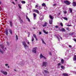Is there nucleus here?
Listing matches in <instances>:
<instances>
[{
  "instance_id": "f257e3e1",
  "label": "nucleus",
  "mask_w": 76,
  "mask_h": 76,
  "mask_svg": "<svg viewBox=\"0 0 76 76\" xmlns=\"http://www.w3.org/2000/svg\"><path fill=\"white\" fill-rule=\"evenodd\" d=\"M23 45H24V47H25L26 49H28V46L26 44V43L25 42H22Z\"/></svg>"
},
{
  "instance_id": "f03ea898",
  "label": "nucleus",
  "mask_w": 76,
  "mask_h": 76,
  "mask_svg": "<svg viewBox=\"0 0 76 76\" xmlns=\"http://www.w3.org/2000/svg\"><path fill=\"white\" fill-rule=\"evenodd\" d=\"M37 48L36 47L34 48H33L32 50V52L33 53H36L37 52Z\"/></svg>"
},
{
  "instance_id": "7ed1b4c3",
  "label": "nucleus",
  "mask_w": 76,
  "mask_h": 76,
  "mask_svg": "<svg viewBox=\"0 0 76 76\" xmlns=\"http://www.w3.org/2000/svg\"><path fill=\"white\" fill-rule=\"evenodd\" d=\"M47 62H43V64L42 65V67H46V66H47Z\"/></svg>"
},
{
  "instance_id": "20e7f679",
  "label": "nucleus",
  "mask_w": 76,
  "mask_h": 76,
  "mask_svg": "<svg viewBox=\"0 0 76 76\" xmlns=\"http://www.w3.org/2000/svg\"><path fill=\"white\" fill-rule=\"evenodd\" d=\"M35 8H37L38 10L41 9V6H39V5H37L36 6Z\"/></svg>"
},
{
  "instance_id": "39448f33",
  "label": "nucleus",
  "mask_w": 76,
  "mask_h": 76,
  "mask_svg": "<svg viewBox=\"0 0 76 76\" xmlns=\"http://www.w3.org/2000/svg\"><path fill=\"white\" fill-rule=\"evenodd\" d=\"M39 57L40 58H44V59H47V58H46L45 56L42 55V54H40Z\"/></svg>"
},
{
  "instance_id": "423d86ee",
  "label": "nucleus",
  "mask_w": 76,
  "mask_h": 76,
  "mask_svg": "<svg viewBox=\"0 0 76 76\" xmlns=\"http://www.w3.org/2000/svg\"><path fill=\"white\" fill-rule=\"evenodd\" d=\"M0 47L2 48V49L3 50H4V51H5V50H6V48H5V50H4V45H3V44L0 45Z\"/></svg>"
},
{
  "instance_id": "0eeeda50",
  "label": "nucleus",
  "mask_w": 76,
  "mask_h": 76,
  "mask_svg": "<svg viewBox=\"0 0 76 76\" xmlns=\"http://www.w3.org/2000/svg\"><path fill=\"white\" fill-rule=\"evenodd\" d=\"M33 12H36V13H38V14H39V11L37 10H33Z\"/></svg>"
},
{
  "instance_id": "6e6552de",
  "label": "nucleus",
  "mask_w": 76,
  "mask_h": 76,
  "mask_svg": "<svg viewBox=\"0 0 76 76\" xmlns=\"http://www.w3.org/2000/svg\"><path fill=\"white\" fill-rule=\"evenodd\" d=\"M42 6H43V7H45V9H46V10L47 9V7H46V5H45V3H43V4H42Z\"/></svg>"
},
{
  "instance_id": "1a4fd4ad",
  "label": "nucleus",
  "mask_w": 76,
  "mask_h": 76,
  "mask_svg": "<svg viewBox=\"0 0 76 76\" xmlns=\"http://www.w3.org/2000/svg\"><path fill=\"white\" fill-rule=\"evenodd\" d=\"M1 72L2 73L4 74V75H7V72H4L3 71H1Z\"/></svg>"
},
{
  "instance_id": "9d476101",
  "label": "nucleus",
  "mask_w": 76,
  "mask_h": 76,
  "mask_svg": "<svg viewBox=\"0 0 76 76\" xmlns=\"http://www.w3.org/2000/svg\"><path fill=\"white\" fill-rule=\"evenodd\" d=\"M64 3L67 4V5H69L70 4V3L69 2L67 1H64Z\"/></svg>"
},
{
  "instance_id": "9b49d317",
  "label": "nucleus",
  "mask_w": 76,
  "mask_h": 76,
  "mask_svg": "<svg viewBox=\"0 0 76 76\" xmlns=\"http://www.w3.org/2000/svg\"><path fill=\"white\" fill-rule=\"evenodd\" d=\"M5 34L7 35L9 34V32L8 30L7 29H6L5 30Z\"/></svg>"
},
{
  "instance_id": "f8f14e48",
  "label": "nucleus",
  "mask_w": 76,
  "mask_h": 76,
  "mask_svg": "<svg viewBox=\"0 0 76 76\" xmlns=\"http://www.w3.org/2000/svg\"><path fill=\"white\" fill-rule=\"evenodd\" d=\"M47 23L46 22H45L44 24L42 25L43 27H45V26H47Z\"/></svg>"
},
{
  "instance_id": "ddd939ff",
  "label": "nucleus",
  "mask_w": 76,
  "mask_h": 76,
  "mask_svg": "<svg viewBox=\"0 0 76 76\" xmlns=\"http://www.w3.org/2000/svg\"><path fill=\"white\" fill-rule=\"evenodd\" d=\"M33 36H34V37L36 39V41H38L37 37L36 35H35V34H33Z\"/></svg>"
},
{
  "instance_id": "4468645a",
  "label": "nucleus",
  "mask_w": 76,
  "mask_h": 76,
  "mask_svg": "<svg viewBox=\"0 0 76 76\" xmlns=\"http://www.w3.org/2000/svg\"><path fill=\"white\" fill-rule=\"evenodd\" d=\"M73 60L76 61V55H74V58H73Z\"/></svg>"
},
{
  "instance_id": "2eb2a0df",
  "label": "nucleus",
  "mask_w": 76,
  "mask_h": 76,
  "mask_svg": "<svg viewBox=\"0 0 76 76\" xmlns=\"http://www.w3.org/2000/svg\"><path fill=\"white\" fill-rule=\"evenodd\" d=\"M33 16L34 17V19H36V17L37 16V14H35V13H33Z\"/></svg>"
},
{
  "instance_id": "dca6fc26",
  "label": "nucleus",
  "mask_w": 76,
  "mask_h": 76,
  "mask_svg": "<svg viewBox=\"0 0 76 76\" xmlns=\"http://www.w3.org/2000/svg\"><path fill=\"white\" fill-rule=\"evenodd\" d=\"M50 24H51L53 23V20H50L49 22Z\"/></svg>"
},
{
  "instance_id": "f3484780",
  "label": "nucleus",
  "mask_w": 76,
  "mask_h": 76,
  "mask_svg": "<svg viewBox=\"0 0 76 76\" xmlns=\"http://www.w3.org/2000/svg\"><path fill=\"white\" fill-rule=\"evenodd\" d=\"M10 25L11 27H12V26H13V24H12V21H10Z\"/></svg>"
},
{
  "instance_id": "a211bd4d",
  "label": "nucleus",
  "mask_w": 76,
  "mask_h": 76,
  "mask_svg": "<svg viewBox=\"0 0 76 76\" xmlns=\"http://www.w3.org/2000/svg\"><path fill=\"white\" fill-rule=\"evenodd\" d=\"M73 6H76V2H74L73 3Z\"/></svg>"
},
{
  "instance_id": "6ab92c4d",
  "label": "nucleus",
  "mask_w": 76,
  "mask_h": 76,
  "mask_svg": "<svg viewBox=\"0 0 76 76\" xmlns=\"http://www.w3.org/2000/svg\"><path fill=\"white\" fill-rule=\"evenodd\" d=\"M63 75H64V76H68V74H67L63 73Z\"/></svg>"
},
{
  "instance_id": "aec40b11",
  "label": "nucleus",
  "mask_w": 76,
  "mask_h": 76,
  "mask_svg": "<svg viewBox=\"0 0 76 76\" xmlns=\"http://www.w3.org/2000/svg\"><path fill=\"white\" fill-rule=\"evenodd\" d=\"M63 19H64L65 20H67L68 19L66 17H63Z\"/></svg>"
},
{
  "instance_id": "412c9836",
  "label": "nucleus",
  "mask_w": 76,
  "mask_h": 76,
  "mask_svg": "<svg viewBox=\"0 0 76 76\" xmlns=\"http://www.w3.org/2000/svg\"><path fill=\"white\" fill-rule=\"evenodd\" d=\"M44 72L45 73H48L49 74V72H48V71H47V70H44Z\"/></svg>"
},
{
  "instance_id": "4be33fe9",
  "label": "nucleus",
  "mask_w": 76,
  "mask_h": 76,
  "mask_svg": "<svg viewBox=\"0 0 76 76\" xmlns=\"http://www.w3.org/2000/svg\"><path fill=\"white\" fill-rule=\"evenodd\" d=\"M49 17L50 19H52V20H53V17H52V16H51V15H50L49 16Z\"/></svg>"
},
{
  "instance_id": "5701e85b",
  "label": "nucleus",
  "mask_w": 76,
  "mask_h": 76,
  "mask_svg": "<svg viewBox=\"0 0 76 76\" xmlns=\"http://www.w3.org/2000/svg\"><path fill=\"white\" fill-rule=\"evenodd\" d=\"M9 32H10V34H12V30L9 29Z\"/></svg>"
},
{
  "instance_id": "b1692460",
  "label": "nucleus",
  "mask_w": 76,
  "mask_h": 76,
  "mask_svg": "<svg viewBox=\"0 0 76 76\" xmlns=\"http://www.w3.org/2000/svg\"><path fill=\"white\" fill-rule=\"evenodd\" d=\"M44 19V17L42 16H41L40 18V20H42V19Z\"/></svg>"
},
{
  "instance_id": "393cba45",
  "label": "nucleus",
  "mask_w": 76,
  "mask_h": 76,
  "mask_svg": "<svg viewBox=\"0 0 76 76\" xmlns=\"http://www.w3.org/2000/svg\"><path fill=\"white\" fill-rule=\"evenodd\" d=\"M43 32L45 34H48V32H46L44 30H43Z\"/></svg>"
},
{
  "instance_id": "a878e982",
  "label": "nucleus",
  "mask_w": 76,
  "mask_h": 76,
  "mask_svg": "<svg viewBox=\"0 0 76 76\" xmlns=\"http://www.w3.org/2000/svg\"><path fill=\"white\" fill-rule=\"evenodd\" d=\"M20 22L21 23H23V20H21V19H20Z\"/></svg>"
},
{
  "instance_id": "bb28decb",
  "label": "nucleus",
  "mask_w": 76,
  "mask_h": 76,
  "mask_svg": "<svg viewBox=\"0 0 76 76\" xmlns=\"http://www.w3.org/2000/svg\"><path fill=\"white\" fill-rule=\"evenodd\" d=\"M69 11H70V13H72V9L69 8Z\"/></svg>"
},
{
  "instance_id": "cd10ccee",
  "label": "nucleus",
  "mask_w": 76,
  "mask_h": 76,
  "mask_svg": "<svg viewBox=\"0 0 76 76\" xmlns=\"http://www.w3.org/2000/svg\"><path fill=\"white\" fill-rule=\"evenodd\" d=\"M61 63L62 64L64 63V60H63V59H61Z\"/></svg>"
},
{
  "instance_id": "c85d7f7f",
  "label": "nucleus",
  "mask_w": 76,
  "mask_h": 76,
  "mask_svg": "<svg viewBox=\"0 0 76 76\" xmlns=\"http://www.w3.org/2000/svg\"><path fill=\"white\" fill-rule=\"evenodd\" d=\"M42 43H43V44H45V42L44 41V40L43 39H42Z\"/></svg>"
},
{
  "instance_id": "c756f323",
  "label": "nucleus",
  "mask_w": 76,
  "mask_h": 76,
  "mask_svg": "<svg viewBox=\"0 0 76 76\" xmlns=\"http://www.w3.org/2000/svg\"><path fill=\"white\" fill-rule=\"evenodd\" d=\"M61 67L62 69H65V67H64V66H61Z\"/></svg>"
},
{
  "instance_id": "7c9ffc66",
  "label": "nucleus",
  "mask_w": 76,
  "mask_h": 76,
  "mask_svg": "<svg viewBox=\"0 0 76 76\" xmlns=\"http://www.w3.org/2000/svg\"><path fill=\"white\" fill-rule=\"evenodd\" d=\"M21 3H22L23 4H25L26 2L24 1H21Z\"/></svg>"
},
{
  "instance_id": "2f4dec72",
  "label": "nucleus",
  "mask_w": 76,
  "mask_h": 76,
  "mask_svg": "<svg viewBox=\"0 0 76 76\" xmlns=\"http://www.w3.org/2000/svg\"><path fill=\"white\" fill-rule=\"evenodd\" d=\"M16 39H17V41H18V35H16Z\"/></svg>"
},
{
  "instance_id": "473e14b6",
  "label": "nucleus",
  "mask_w": 76,
  "mask_h": 76,
  "mask_svg": "<svg viewBox=\"0 0 76 76\" xmlns=\"http://www.w3.org/2000/svg\"><path fill=\"white\" fill-rule=\"evenodd\" d=\"M26 18H27V19H28V22H30V20H29V18H28V17H27Z\"/></svg>"
},
{
  "instance_id": "72a5a7b5",
  "label": "nucleus",
  "mask_w": 76,
  "mask_h": 76,
  "mask_svg": "<svg viewBox=\"0 0 76 76\" xmlns=\"http://www.w3.org/2000/svg\"><path fill=\"white\" fill-rule=\"evenodd\" d=\"M18 6L20 8V9H21L22 8V7H21V6L20 5V4H18Z\"/></svg>"
},
{
  "instance_id": "f704fd0d",
  "label": "nucleus",
  "mask_w": 76,
  "mask_h": 76,
  "mask_svg": "<svg viewBox=\"0 0 76 76\" xmlns=\"http://www.w3.org/2000/svg\"><path fill=\"white\" fill-rule=\"evenodd\" d=\"M0 52H1V53H2V54H3V53H4L2 51H1V49H0Z\"/></svg>"
},
{
  "instance_id": "c9c22d12",
  "label": "nucleus",
  "mask_w": 76,
  "mask_h": 76,
  "mask_svg": "<svg viewBox=\"0 0 76 76\" xmlns=\"http://www.w3.org/2000/svg\"><path fill=\"white\" fill-rule=\"evenodd\" d=\"M57 39H58L59 41H60V39L59 38V37H58L57 36Z\"/></svg>"
},
{
  "instance_id": "e433bc0d",
  "label": "nucleus",
  "mask_w": 76,
  "mask_h": 76,
  "mask_svg": "<svg viewBox=\"0 0 76 76\" xmlns=\"http://www.w3.org/2000/svg\"><path fill=\"white\" fill-rule=\"evenodd\" d=\"M65 30L64 29V28H62V31H65Z\"/></svg>"
},
{
  "instance_id": "4c0bfd02",
  "label": "nucleus",
  "mask_w": 76,
  "mask_h": 76,
  "mask_svg": "<svg viewBox=\"0 0 76 76\" xmlns=\"http://www.w3.org/2000/svg\"><path fill=\"white\" fill-rule=\"evenodd\" d=\"M60 25L61 26H63V23H60Z\"/></svg>"
},
{
  "instance_id": "58836bf2",
  "label": "nucleus",
  "mask_w": 76,
  "mask_h": 76,
  "mask_svg": "<svg viewBox=\"0 0 76 76\" xmlns=\"http://www.w3.org/2000/svg\"><path fill=\"white\" fill-rule=\"evenodd\" d=\"M58 66H61V63H59L58 64Z\"/></svg>"
},
{
  "instance_id": "ea45409f",
  "label": "nucleus",
  "mask_w": 76,
  "mask_h": 76,
  "mask_svg": "<svg viewBox=\"0 0 76 76\" xmlns=\"http://www.w3.org/2000/svg\"><path fill=\"white\" fill-rule=\"evenodd\" d=\"M31 41H34V38H33V37L32 38Z\"/></svg>"
},
{
  "instance_id": "a19ab883",
  "label": "nucleus",
  "mask_w": 76,
  "mask_h": 76,
  "mask_svg": "<svg viewBox=\"0 0 76 76\" xmlns=\"http://www.w3.org/2000/svg\"><path fill=\"white\" fill-rule=\"evenodd\" d=\"M66 30L67 31H69V28H66Z\"/></svg>"
},
{
  "instance_id": "79ce46f5",
  "label": "nucleus",
  "mask_w": 76,
  "mask_h": 76,
  "mask_svg": "<svg viewBox=\"0 0 76 76\" xmlns=\"http://www.w3.org/2000/svg\"><path fill=\"white\" fill-rule=\"evenodd\" d=\"M28 37H29V35H30V33L28 32Z\"/></svg>"
},
{
  "instance_id": "37998d69",
  "label": "nucleus",
  "mask_w": 76,
  "mask_h": 76,
  "mask_svg": "<svg viewBox=\"0 0 76 76\" xmlns=\"http://www.w3.org/2000/svg\"><path fill=\"white\" fill-rule=\"evenodd\" d=\"M53 6H57V4H53Z\"/></svg>"
},
{
  "instance_id": "c03bdc74",
  "label": "nucleus",
  "mask_w": 76,
  "mask_h": 76,
  "mask_svg": "<svg viewBox=\"0 0 76 76\" xmlns=\"http://www.w3.org/2000/svg\"><path fill=\"white\" fill-rule=\"evenodd\" d=\"M64 14H66V13H67V12H66V11H64Z\"/></svg>"
},
{
  "instance_id": "a18cd8bd",
  "label": "nucleus",
  "mask_w": 76,
  "mask_h": 76,
  "mask_svg": "<svg viewBox=\"0 0 76 76\" xmlns=\"http://www.w3.org/2000/svg\"><path fill=\"white\" fill-rule=\"evenodd\" d=\"M59 38H61V39H62V37H61V36H59Z\"/></svg>"
},
{
  "instance_id": "49530a36",
  "label": "nucleus",
  "mask_w": 76,
  "mask_h": 76,
  "mask_svg": "<svg viewBox=\"0 0 76 76\" xmlns=\"http://www.w3.org/2000/svg\"><path fill=\"white\" fill-rule=\"evenodd\" d=\"M67 26H72V25H67Z\"/></svg>"
},
{
  "instance_id": "de8ad7c7",
  "label": "nucleus",
  "mask_w": 76,
  "mask_h": 76,
  "mask_svg": "<svg viewBox=\"0 0 76 76\" xmlns=\"http://www.w3.org/2000/svg\"><path fill=\"white\" fill-rule=\"evenodd\" d=\"M69 48H72V46H71V45H69Z\"/></svg>"
},
{
  "instance_id": "09e8293b",
  "label": "nucleus",
  "mask_w": 76,
  "mask_h": 76,
  "mask_svg": "<svg viewBox=\"0 0 76 76\" xmlns=\"http://www.w3.org/2000/svg\"><path fill=\"white\" fill-rule=\"evenodd\" d=\"M8 66V64H5V66Z\"/></svg>"
},
{
  "instance_id": "8fccbe9b",
  "label": "nucleus",
  "mask_w": 76,
  "mask_h": 76,
  "mask_svg": "<svg viewBox=\"0 0 76 76\" xmlns=\"http://www.w3.org/2000/svg\"><path fill=\"white\" fill-rule=\"evenodd\" d=\"M55 28H58V26H55Z\"/></svg>"
},
{
  "instance_id": "3c124183",
  "label": "nucleus",
  "mask_w": 76,
  "mask_h": 76,
  "mask_svg": "<svg viewBox=\"0 0 76 76\" xmlns=\"http://www.w3.org/2000/svg\"><path fill=\"white\" fill-rule=\"evenodd\" d=\"M39 34L40 35H41V34H42L41 32H39Z\"/></svg>"
},
{
  "instance_id": "603ef678",
  "label": "nucleus",
  "mask_w": 76,
  "mask_h": 76,
  "mask_svg": "<svg viewBox=\"0 0 76 76\" xmlns=\"http://www.w3.org/2000/svg\"><path fill=\"white\" fill-rule=\"evenodd\" d=\"M12 3H13V4H14L15 5V4L14 2H12Z\"/></svg>"
},
{
  "instance_id": "864d4df0",
  "label": "nucleus",
  "mask_w": 76,
  "mask_h": 76,
  "mask_svg": "<svg viewBox=\"0 0 76 76\" xmlns=\"http://www.w3.org/2000/svg\"><path fill=\"white\" fill-rule=\"evenodd\" d=\"M74 41H76V39H74Z\"/></svg>"
},
{
  "instance_id": "5fc2aeb1",
  "label": "nucleus",
  "mask_w": 76,
  "mask_h": 76,
  "mask_svg": "<svg viewBox=\"0 0 76 76\" xmlns=\"http://www.w3.org/2000/svg\"><path fill=\"white\" fill-rule=\"evenodd\" d=\"M49 54H50V55H51V53L50 52V53H49Z\"/></svg>"
},
{
  "instance_id": "6e6d98bb",
  "label": "nucleus",
  "mask_w": 76,
  "mask_h": 76,
  "mask_svg": "<svg viewBox=\"0 0 76 76\" xmlns=\"http://www.w3.org/2000/svg\"><path fill=\"white\" fill-rule=\"evenodd\" d=\"M7 45H9V46L10 45V44H9V43H7Z\"/></svg>"
},
{
  "instance_id": "4d7b16f0",
  "label": "nucleus",
  "mask_w": 76,
  "mask_h": 76,
  "mask_svg": "<svg viewBox=\"0 0 76 76\" xmlns=\"http://www.w3.org/2000/svg\"><path fill=\"white\" fill-rule=\"evenodd\" d=\"M27 44H29V42H27Z\"/></svg>"
},
{
  "instance_id": "13d9d810",
  "label": "nucleus",
  "mask_w": 76,
  "mask_h": 76,
  "mask_svg": "<svg viewBox=\"0 0 76 76\" xmlns=\"http://www.w3.org/2000/svg\"><path fill=\"white\" fill-rule=\"evenodd\" d=\"M8 68H10V67H9V66H8Z\"/></svg>"
},
{
  "instance_id": "bf43d9fd",
  "label": "nucleus",
  "mask_w": 76,
  "mask_h": 76,
  "mask_svg": "<svg viewBox=\"0 0 76 76\" xmlns=\"http://www.w3.org/2000/svg\"><path fill=\"white\" fill-rule=\"evenodd\" d=\"M33 29H35V28H33Z\"/></svg>"
},
{
  "instance_id": "052dcab7",
  "label": "nucleus",
  "mask_w": 76,
  "mask_h": 76,
  "mask_svg": "<svg viewBox=\"0 0 76 76\" xmlns=\"http://www.w3.org/2000/svg\"><path fill=\"white\" fill-rule=\"evenodd\" d=\"M18 0H15V1H17Z\"/></svg>"
},
{
  "instance_id": "680f3d73",
  "label": "nucleus",
  "mask_w": 76,
  "mask_h": 76,
  "mask_svg": "<svg viewBox=\"0 0 76 76\" xmlns=\"http://www.w3.org/2000/svg\"><path fill=\"white\" fill-rule=\"evenodd\" d=\"M59 15H60V13H59Z\"/></svg>"
},
{
  "instance_id": "e2e57ef3",
  "label": "nucleus",
  "mask_w": 76,
  "mask_h": 76,
  "mask_svg": "<svg viewBox=\"0 0 76 76\" xmlns=\"http://www.w3.org/2000/svg\"><path fill=\"white\" fill-rule=\"evenodd\" d=\"M48 0H47V1H48Z\"/></svg>"
},
{
  "instance_id": "0e129e2a",
  "label": "nucleus",
  "mask_w": 76,
  "mask_h": 76,
  "mask_svg": "<svg viewBox=\"0 0 76 76\" xmlns=\"http://www.w3.org/2000/svg\"><path fill=\"white\" fill-rule=\"evenodd\" d=\"M73 34V33H72V35Z\"/></svg>"
},
{
  "instance_id": "69168bd1",
  "label": "nucleus",
  "mask_w": 76,
  "mask_h": 76,
  "mask_svg": "<svg viewBox=\"0 0 76 76\" xmlns=\"http://www.w3.org/2000/svg\"><path fill=\"white\" fill-rule=\"evenodd\" d=\"M75 74H76V72H75Z\"/></svg>"
},
{
  "instance_id": "338daca9",
  "label": "nucleus",
  "mask_w": 76,
  "mask_h": 76,
  "mask_svg": "<svg viewBox=\"0 0 76 76\" xmlns=\"http://www.w3.org/2000/svg\"><path fill=\"white\" fill-rule=\"evenodd\" d=\"M75 63H76V62H75Z\"/></svg>"
}]
</instances>
